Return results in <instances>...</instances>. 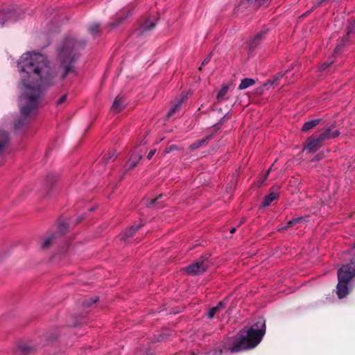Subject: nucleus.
<instances>
[{
    "mask_svg": "<svg viewBox=\"0 0 355 355\" xmlns=\"http://www.w3.org/2000/svg\"><path fill=\"white\" fill-rule=\"evenodd\" d=\"M302 218H301V217L293 218V219L289 220L288 223V225H286L284 227H283V229H286V228H287L288 227L292 225L294 223H300V222L302 221Z\"/></svg>",
    "mask_w": 355,
    "mask_h": 355,
    "instance_id": "nucleus-30",
    "label": "nucleus"
},
{
    "mask_svg": "<svg viewBox=\"0 0 355 355\" xmlns=\"http://www.w3.org/2000/svg\"><path fill=\"white\" fill-rule=\"evenodd\" d=\"M125 106V101L123 97L116 96L112 106L111 107V111L114 113H118L121 112Z\"/></svg>",
    "mask_w": 355,
    "mask_h": 355,
    "instance_id": "nucleus-13",
    "label": "nucleus"
},
{
    "mask_svg": "<svg viewBox=\"0 0 355 355\" xmlns=\"http://www.w3.org/2000/svg\"><path fill=\"white\" fill-rule=\"evenodd\" d=\"M217 311V308H216L215 306L211 307V309H209L207 312V317L209 319H212Z\"/></svg>",
    "mask_w": 355,
    "mask_h": 355,
    "instance_id": "nucleus-28",
    "label": "nucleus"
},
{
    "mask_svg": "<svg viewBox=\"0 0 355 355\" xmlns=\"http://www.w3.org/2000/svg\"><path fill=\"white\" fill-rule=\"evenodd\" d=\"M354 247L355 248V243H354Z\"/></svg>",
    "mask_w": 355,
    "mask_h": 355,
    "instance_id": "nucleus-45",
    "label": "nucleus"
},
{
    "mask_svg": "<svg viewBox=\"0 0 355 355\" xmlns=\"http://www.w3.org/2000/svg\"><path fill=\"white\" fill-rule=\"evenodd\" d=\"M333 60H331L329 62H325L324 63H322L321 65H320V69L321 70H325L326 69H327L332 63H333Z\"/></svg>",
    "mask_w": 355,
    "mask_h": 355,
    "instance_id": "nucleus-31",
    "label": "nucleus"
},
{
    "mask_svg": "<svg viewBox=\"0 0 355 355\" xmlns=\"http://www.w3.org/2000/svg\"><path fill=\"white\" fill-rule=\"evenodd\" d=\"M10 141L9 134L3 130H0V155L8 146Z\"/></svg>",
    "mask_w": 355,
    "mask_h": 355,
    "instance_id": "nucleus-16",
    "label": "nucleus"
},
{
    "mask_svg": "<svg viewBox=\"0 0 355 355\" xmlns=\"http://www.w3.org/2000/svg\"><path fill=\"white\" fill-rule=\"evenodd\" d=\"M187 99L186 94H182L180 98L178 101V102L173 106L167 113L166 116L168 118L172 116L174 114H175L178 111L180 110L182 104Z\"/></svg>",
    "mask_w": 355,
    "mask_h": 355,
    "instance_id": "nucleus-15",
    "label": "nucleus"
},
{
    "mask_svg": "<svg viewBox=\"0 0 355 355\" xmlns=\"http://www.w3.org/2000/svg\"><path fill=\"white\" fill-rule=\"evenodd\" d=\"M98 298L97 297H92L89 300V301H84L83 304L85 306H89L98 301Z\"/></svg>",
    "mask_w": 355,
    "mask_h": 355,
    "instance_id": "nucleus-27",
    "label": "nucleus"
},
{
    "mask_svg": "<svg viewBox=\"0 0 355 355\" xmlns=\"http://www.w3.org/2000/svg\"><path fill=\"white\" fill-rule=\"evenodd\" d=\"M81 220H82V218H79V219L78 220V221L76 222V223H80V222L81 221Z\"/></svg>",
    "mask_w": 355,
    "mask_h": 355,
    "instance_id": "nucleus-41",
    "label": "nucleus"
},
{
    "mask_svg": "<svg viewBox=\"0 0 355 355\" xmlns=\"http://www.w3.org/2000/svg\"><path fill=\"white\" fill-rule=\"evenodd\" d=\"M55 239L56 236L55 234H50L46 236L41 242V248L44 250L49 249L55 243Z\"/></svg>",
    "mask_w": 355,
    "mask_h": 355,
    "instance_id": "nucleus-17",
    "label": "nucleus"
},
{
    "mask_svg": "<svg viewBox=\"0 0 355 355\" xmlns=\"http://www.w3.org/2000/svg\"><path fill=\"white\" fill-rule=\"evenodd\" d=\"M268 30L263 29L257 33L249 42L250 50L255 49L262 42L264 35L267 33Z\"/></svg>",
    "mask_w": 355,
    "mask_h": 355,
    "instance_id": "nucleus-9",
    "label": "nucleus"
},
{
    "mask_svg": "<svg viewBox=\"0 0 355 355\" xmlns=\"http://www.w3.org/2000/svg\"><path fill=\"white\" fill-rule=\"evenodd\" d=\"M338 279L351 281L355 276V262H351L347 265L343 266L338 269Z\"/></svg>",
    "mask_w": 355,
    "mask_h": 355,
    "instance_id": "nucleus-4",
    "label": "nucleus"
},
{
    "mask_svg": "<svg viewBox=\"0 0 355 355\" xmlns=\"http://www.w3.org/2000/svg\"><path fill=\"white\" fill-rule=\"evenodd\" d=\"M284 74L282 73H279L277 76L275 77V81L277 80L279 78L283 77Z\"/></svg>",
    "mask_w": 355,
    "mask_h": 355,
    "instance_id": "nucleus-38",
    "label": "nucleus"
},
{
    "mask_svg": "<svg viewBox=\"0 0 355 355\" xmlns=\"http://www.w3.org/2000/svg\"><path fill=\"white\" fill-rule=\"evenodd\" d=\"M340 135V132L338 130H332V125L325 127L321 130V132L317 137L319 138V141L322 143L327 140H329L336 138Z\"/></svg>",
    "mask_w": 355,
    "mask_h": 355,
    "instance_id": "nucleus-7",
    "label": "nucleus"
},
{
    "mask_svg": "<svg viewBox=\"0 0 355 355\" xmlns=\"http://www.w3.org/2000/svg\"><path fill=\"white\" fill-rule=\"evenodd\" d=\"M115 157L114 151H110L102 157L101 162H103V164H106L110 159Z\"/></svg>",
    "mask_w": 355,
    "mask_h": 355,
    "instance_id": "nucleus-24",
    "label": "nucleus"
},
{
    "mask_svg": "<svg viewBox=\"0 0 355 355\" xmlns=\"http://www.w3.org/2000/svg\"><path fill=\"white\" fill-rule=\"evenodd\" d=\"M277 197V194L275 192H270L268 195H267L263 201L262 206L263 207H268L270 205V203L275 200Z\"/></svg>",
    "mask_w": 355,
    "mask_h": 355,
    "instance_id": "nucleus-22",
    "label": "nucleus"
},
{
    "mask_svg": "<svg viewBox=\"0 0 355 355\" xmlns=\"http://www.w3.org/2000/svg\"><path fill=\"white\" fill-rule=\"evenodd\" d=\"M349 281L338 279L336 286V293L339 298H343L348 294V283Z\"/></svg>",
    "mask_w": 355,
    "mask_h": 355,
    "instance_id": "nucleus-11",
    "label": "nucleus"
},
{
    "mask_svg": "<svg viewBox=\"0 0 355 355\" xmlns=\"http://www.w3.org/2000/svg\"><path fill=\"white\" fill-rule=\"evenodd\" d=\"M322 146L321 141H319V138L317 136L312 135L309 137L303 147V150L307 153H311L316 152Z\"/></svg>",
    "mask_w": 355,
    "mask_h": 355,
    "instance_id": "nucleus-5",
    "label": "nucleus"
},
{
    "mask_svg": "<svg viewBox=\"0 0 355 355\" xmlns=\"http://www.w3.org/2000/svg\"><path fill=\"white\" fill-rule=\"evenodd\" d=\"M93 210H94V208H93V207H92V208H89V211H93Z\"/></svg>",
    "mask_w": 355,
    "mask_h": 355,
    "instance_id": "nucleus-43",
    "label": "nucleus"
},
{
    "mask_svg": "<svg viewBox=\"0 0 355 355\" xmlns=\"http://www.w3.org/2000/svg\"><path fill=\"white\" fill-rule=\"evenodd\" d=\"M86 44V40H78L71 35L65 37L59 52L60 67L56 74L50 71L48 60L41 53L27 52L21 57L18 65L24 73L21 77L24 87L19 99L20 116L14 123L15 129L21 128L36 114L42 88L55 84V76L63 80L70 75L76 76L74 63Z\"/></svg>",
    "mask_w": 355,
    "mask_h": 355,
    "instance_id": "nucleus-1",
    "label": "nucleus"
},
{
    "mask_svg": "<svg viewBox=\"0 0 355 355\" xmlns=\"http://www.w3.org/2000/svg\"><path fill=\"white\" fill-rule=\"evenodd\" d=\"M355 33V19L350 23L349 27L347 28V34L344 36L340 41V42L337 45L335 48L334 53H338V51L341 49V48L347 44V40L349 35Z\"/></svg>",
    "mask_w": 355,
    "mask_h": 355,
    "instance_id": "nucleus-8",
    "label": "nucleus"
},
{
    "mask_svg": "<svg viewBox=\"0 0 355 355\" xmlns=\"http://www.w3.org/2000/svg\"><path fill=\"white\" fill-rule=\"evenodd\" d=\"M235 231H236V228H235V227H233V228H232V229L230 230V233H231V234H233V233H234V232H235Z\"/></svg>",
    "mask_w": 355,
    "mask_h": 355,
    "instance_id": "nucleus-39",
    "label": "nucleus"
},
{
    "mask_svg": "<svg viewBox=\"0 0 355 355\" xmlns=\"http://www.w3.org/2000/svg\"><path fill=\"white\" fill-rule=\"evenodd\" d=\"M18 15L15 10H3L0 11V25L2 26L6 23L14 22L17 19Z\"/></svg>",
    "mask_w": 355,
    "mask_h": 355,
    "instance_id": "nucleus-6",
    "label": "nucleus"
},
{
    "mask_svg": "<svg viewBox=\"0 0 355 355\" xmlns=\"http://www.w3.org/2000/svg\"><path fill=\"white\" fill-rule=\"evenodd\" d=\"M89 33L94 37H97L101 33V27L98 23H93L88 28Z\"/></svg>",
    "mask_w": 355,
    "mask_h": 355,
    "instance_id": "nucleus-20",
    "label": "nucleus"
},
{
    "mask_svg": "<svg viewBox=\"0 0 355 355\" xmlns=\"http://www.w3.org/2000/svg\"><path fill=\"white\" fill-rule=\"evenodd\" d=\"M143 225L144 224L141 222H139L138 224L133 225L121 234V239L125 241L127 239L132 236L135 233V232Z\"/></svg>",
    "mask_w": 355,
    "mask_h": 355,
    "instance_id": "nucleus-14",
    "label": "nucleus"
},
{
    "mask_svg": "<svg viewBox=\"0 0 355 355\" xmlns=\"http://www.w3.org/2000/svg\"><path fill=\"white\" fill-rule=\"evenodd\" d=\"M211 60V54H209L202 62V66L206 65Z\"/></svg>",
    "mask_w": 355,
    "mask_h": 355,
    "instance_id": "nucleus-35",
    "label": "nucleus"
},
{
    "mask_svg": "<svg viewBox=\"0 0 355 355\" xmlns=\"http://www.w3.org/2000/svg\"><path fill=\"white\" fill-rule=\"evenodd\" d=\"M132 15V11L128 10L127 12L123 13L116 17L115 20L109 23L106 27L109 28L110 30L114 29L117 27H119L121 24H122L129 16Z\"/></svg>",
    "mask_w": 355,
    "mask_h": 355,
    "instance_id": "nucleus-10",
    "label": "nucleus"
},
{
    "mask_svg": "<svg viewBox=\"0 0 355 355\" xmlns=\"http://www.w3.org/2000/svg\"><path fill=\"white\" fill-rule=\"evenodd\" d=\"M270 168H269V169L268 170L267 173H266V175H268V173H270Z\"/></svg>",
    "mask_w": 355,
    "mask_h": 355,
    "instance_id": "nucleus-42",
    "label": "nucleus"
},
{
    "mask_svg": "<svg viewBox=\"0 0 355 355\" xmlns=\"http://www.w3.org/2000/svg\"><path fill=\"white\" fill-rule=\"evenodd\" d=\"M229 87L227 86H224L223 88L218 92L217 94V100L218 101H222L223 100L224 96L227 93Z\"/></svg>",
    "mask_w": 355,
    "mask_h": 355,
    "instance_id": "nucleus-25",
    "label": "nucleus"
},
{
    "mask_svg": "<svg viewBox=\"0 0 355 355\" xmlns=\"http://www.w3.org/2000/svg\"><path fill=\"white\" fill-rule=\"evenodd\" d=\"M225 306H226V302H225L224 301H220L218 303V304L215 307L217 308V310L218 311L221 309L225 308Z\"/></svg>",
    "mask_w": 355,
    "mask_h": 355,
    "instance_id": "nucleus-34",
    "label": "nucleus"
},
{
    "mask_svg": "<svg viewBox=\"0 0 355 355\" xmlns=\"http://www.w3.org/2000/svg\"><path fill=\"white\" fill-rule=\"evenodd\" d=\"M162 198V195H159L157 198L152 200L151 204L152 205L156 204L157 202H158V200Z\"/></svg>",
    "mask_w": 355,
    "mask_h": 355,
    "instance_id": "nucleus-37",
    "label": "nucleus"
},
{
    "mask_svg": "<svg viewBox=\"0 0 355 355\" xmlns=\"http://www.w3.org/2000/svg\"><path fill=\"white\" fill-rule=\"evenodd\" d=\"M155 24L156 20L151 21L150 19H147L141 27L142 32L152 30L155 26Z\"/></svg>",
    "mask_w": 355,
    "mask_h": 355,
    "instance_id": "nucleus-23",
    "label": "nucleus"
},
{
    "mask_svg": "<svg viewBox=\"0 0 355 355\" xmlns=\"http://www.w3.org/2000/svg\"><path fill=\"white\" fill-rule=\"evenodd\" d=\"M243 223H244V219H243V220H241V222H240L239 225H241V224H243Z\"/></svg>",
    "mask_w": 355,
    "mask_h": 355,
    "instance_id": "nucleus-40",
    "label": "nucleus"
},
{
    "mask_svg": "<svg viewBox=\"0 0 355 355\" xmlns=\"http://www.w3.org/2000/svg\"><path fill=\"white\" fill-rule=\"evenodd\" d=\"M142 155L141 154L133 153L126 162L125 167L126 170H131L135 167L141 160Z\"/></svg>",
    "mask_w": 355,
    "mask_h": 355,
    "instance_id": "nucleus-12",
    "label": "nucleus"
},
{
    "mask_svg": "<svg viewBox=\"0 0 355 355\" xmlns=\"http://www.w3.org/2000/svg\"><path fill=\"white\" fill-rule=\"evenodd\" d=\"M255 84V80L253 78H245L241 80L238 89L239 90L245 89Z\"/></svg>",
    "mask_w": 355,
    "mask_h": 355,
    "instance_id": "nucleus-19",
    "label": "nucleus"
},
{
    "mask_svg": "<svg viewBox=\"0 0 355 355\" xmlns=\"http://www.w3.org/2000/svg\"><path fill=\"white\" fill-rule=\"evenodd\" d=\"M209 266V261L207 257H202L193 263L186 267L185 270L190 275H199L205 272Z\"/></svg>",
    "mask_w": 355,
    "mask_h": 355,
    "instance_id": "nucleus-3",
    "label": "nucleus"
},
{
    "mask_svg": "<svg viewBox=\"0 0 355 355\" xmlns=\"http://www.w3.org/2000/svg\"><path fill=\"white\" fill-rule=\"evenodd\" d=\"M211 137V135L206 137L205 138H203L202 139L196 141L194 143L190 145L189 149L191 150H194L196 149H198L200 148L202 145H204L210 138Z\"/></svg>",
    "mask_w": 355,
    "mask_h": 355,
    "instance_id": "nucleus-21",
    "label": "nucleus"
},
{
    "mask_svg": "<svg viewBox=\"0 0 355 355\" xmlns=\"http://www.w3.org/2000/svg\"><path fill=\"white\" fill-rule=\"evenodd\" d=\"M321 121L320 119H315L309 121L305 122L302 127V131L306 132L311 129L314 128L316 125H318L320 122Z\"/></svg>",
    "mask_w": 355,
    "mask_h": 355,
    "instance_id": "nucleus-18",
    "label": "nucleus"
},
{
    "mask_svg": "<svg viewBox=\"0 0 355 355\" xmlns=\"http://www.w3.org/2000/svg\"><path fill=\"white\" fill-rule=\"evenodd\" d=\"M266 334V320L259 317L250 327H245L235 336L227 337L222 343L220 352L236 353L254 348Z\"/></svg>",
    "mask_w": 355,
    "mask_h": 355,
    "instance_id": "nucleus-2",
    "label": "nucleus"
},
{
    "mask_svg": "<svg viewBox=\"0 0 355 355\" xmlns=\"http://www.w3.org/2000/svg\"><path fill=\"white\" fill-rule=\"evenodd\" d=\"M67 100V94H64L62 96H60L55 102V106L59 107L63 103H64Z\"/></svg>",
    "mask_w": 355,
    "mask_h": 355,
    "instance_id": "nucleus-29",
    "label": "nucleus"
},
{
    "mask_svg": "<svg viewBox=\"0 0 355 355\" xmlns=\"http://www.w3.org/2000/svg\"><path fill=\"white\" fill-rule=\"evenodd\" d=\"M332 1H334V2H338V1H339L340 0H332Z\"/></svg>",
    "mask_w": 355,
    "mask_h": 355,
    "instance_id": "nucleus-44",
    "label": "nucleus"
},
{
    "mask_svg": "<svg viewBox=\"0 0 355 355\" xmlns=\"http://www.w3.org/2000/svg\"><path fill=\"white\" fill-rule=\"evenodd\" d=\"M177 149H178V147L175 145H171V146L166 148V149L164 150V153L166 154H167V153H169L170 152H171L174 150H177Z\"/></svg>",
    "mask_w": 355,
    "mask_h": 355,
    "instance_id": "nucleus-32",
    "label": "nucleus"
},
{
    "mask_svg": "<svg viewBox=\"0 0 355 355\" xmlns=\"http://www.w3.org/2000/svg\"><path fill=\"white\" fill-rule=\"evenodd\" d=\"M32 350V348L26 345H20L18 347V351L20 354L26 355Z\"/></svg>",
    "mask_w": 355,
    "mask_h": 355,
    "instance_id": "nucleus-26",
    "label": "nucleus"
},
{
    "mask_svg": "<svg viewBox=\"0 0 355 355\" xmlns=\"http://www.w3.org/2000/svg\"><path fill=\"white\" fill-rule=\"evenodd\" d=\"M156 150H151L148 153V155H147V159H150L153 156L155 155Z\"/></svg>",
    "mask_w": 355,
    "mask_h": 355,
    "instance_id": "nucleus-36",
    "label": "nucleus"
},
{
    "mask_svg": "<svg viewBox=\"0 0 355 355\" xmlns=\"http://www.w3.org/2000/svg\"><path fill=\"white\" fill-rule=\"evenodd\" d=\"M58 230L62 234L65 233V232L67 230V225L64 223L60 224L58 227Z\"/></svg>",
    "mask_w": 355,
    "mask_h": 355,
    "instance_id": "nucleus-33",
    "label": "nucleus"
}]
</instances>
